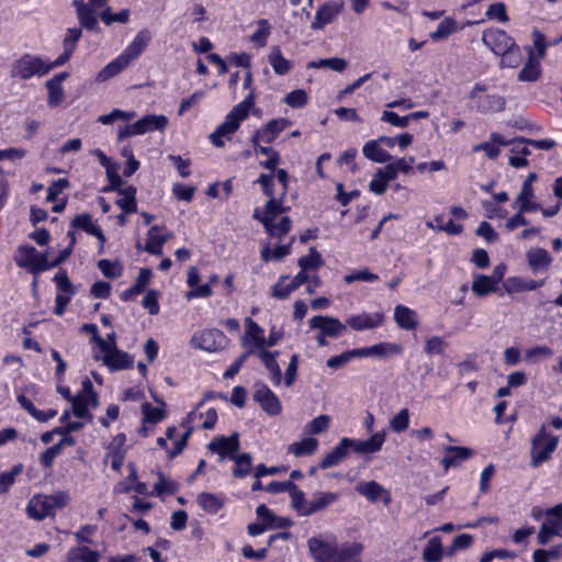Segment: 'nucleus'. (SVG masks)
Masks as SVG:
<instances>
[{"instance_id": "nucleus-1", "label": "nucleus", "mask_w": 562, "mask_h": 562, "mask_svg": "<svg viewBox=\"0 0 562 562\" xmlns=\"http://www.w3.org/2000/svg\"><path fill=\"white\" fill-rule=\"evenodd\" d=\"M385 441V434L379 431L373 434L367 440H357L344 437L331 451L327 452L319 461V469L326 470L338 465L345 459L349 451L352 450L357 453H375L382 449Z\"/></svg>"}, {"instance_id": "nucleus-2", "label": "nucleus", "mask_w": 562, "mask_h": 562, "mask_svg": "<svg viewBox=\"0 0 562 562\" xmlns=\"http://www.w3.org/2000/svg\"><path fill=\"white\" fill-rule=\"evenodd\" d=\"M255 105V95L249 93L241 102L236 104L226 115L224 122L210 135L212 144L216 147L224 146V137L229 138L240 125V122L249 115L250 109Z\"/></svg>"}, {"instance_id": "nucleus-3", "label": "nucleus", "mask_w": 562, "mask_h": 562, "mask_svg": "<svg viewBox=\"0 0 562 562\" xmlns=\"http://www.w3.org/2000/svg\"><path fill=\"white\" fill-rule=\"evenodd\" d=\"M560 437L542 424L530 439V465L536 469L550 461L557 451Z\"/></svg>"}, {"instance_id": "nucleus-4", "label": "nucleus", "mask_w": 562, "mask_h": 562, "mask_svg": "<svg viewBox=\"0 0 562 562\" xmlns=\"http://www.w3.org/2000/svg\"><path fill=\"white\" fill-rule=\"evenodd\" d=\"M290 178H258L257 182H260L262 191L269 196L266 204L265 211L256 207L254 211V218L261 222L263 226L270 225L285 209L282 206L281 199H277L273 192L274 181L277 180L282 189V194L288 189V182Z\"/></svg>"}, {"instance_id": "nucleus-5", "label": "nucleus", "mask_w": 562, "mask_h": 562, "mask_svg": "<svg viewBox=\"0 0 562 562\" xmlns=\"http://www.w3.org/2000/svg\"><path fill=\"white\" fill-rule=\"evenodd\" d=\"M69 502V496L66 492L58 491L54 494H35L26 505V514L29 518L41 521L46 517L55 516V510L64 508Z\"/></svg>"}, {"instance_id": "nucleus-6", "label": "nucleus", "mask_w": 562, "mask_h": 562, "mask_svg": "<svg viewBox=\"0 0 562 562\" xmlns=\"http://www.w3.org/2000/svg\"><path fill=\"white\" fill-rule=\"evenodd\" d=\"M49 70L50 66L48 65L47 60H44L38 56L25 54L20 59L14 61L10 75L12 78L27 80L33 76L42 77Z\"/></svg>"}, {"instance_id": "nucleus-7", "label": "nucleus", "mask_w": 562, "mask_h": 562, "mask_svg": "<svg viewBox=\"0 0 562 562\" xmlns=\"http://www.w3.org/2000/svg\"><path fill=\"white\" fill-rule=\"evenodd\" d=\"M168 125V117L160 114L144 115L133 124H127L119 131V139L143 135L148 132L164 131Z\"/></svg>"}, {"instance_id": "nucleus-8", "label": "nucleus", "mask_w": 562, "mask_h": 562, "mask_svg": "<svg viewBox=\"0 0 562 562\" xmlns=\"http://www.w3.org/2000/svg\"><path fill=\"white\" fill-rule=\"evenodd\" d=\"M18 252L16 265L35 277L50 269L46 254H40L35 247L23 245L19 247Z\"/></svg>"}, {"instance_id": "nucleus-9", "label": "nucleus", "mask_w": 562, "mask_h": 562, "mask_svg": "<svg viewBox=\"0 0 562 562\" xmlns=\"http://www.w3.org/2000/svg\"><path fill=\"white\" fill-rule=\"evenodd\" d=\"M53 281L55 282L57 289L54 314L57 316H63L77 291L71 283L67 271L64 269H60L55 274Z\"/></svg>"}, {"instance_id": "nucleus-10", "label": "nucleus", "mask_w": 562, "mask_h": 562, "mask_svg": "<svg viewBox=\"0 0 562 562\" xmlns=\"http://www.w3.org/2000/svg\"><path fill=\"white\" fill-rule=\"evenodd\" d=\"M227 342V336L217 328H209L198 331L191 338V344L194 348H199L207 352L222 350L226 347Z\"/></svg>"}, {"instance_id": "nucleus-11", "label": "nucleus", "mask_w": 562, "mask_h": 562, "mask_svg": "<svg viewBox=\"0 0 562 562\" xmlns=\"http://www.w3.org/2000/svg\"><path fill=\"white\" fill-rule=\"evenodd\" d=\"M485 87L476 83L470 92V99L475 102L476 111L483 114L497 113L504 110L505 99L498 94H485Z\"/></svg>"}, {"instance_id": "nucleus-12", "label": "nucleus", "mask_w": 562, "mask_h": 562, "mask_svg": "<svg viewBox=\"0 0 562 562\" xmlns=\"http://www.w3.org/2000/svg\"><path fill=\"white\" fill-rule=\"evenodd\" d=\"M98 405V394L93 390L92 382L89 378H85L82 381V390L71 401L72 414L77 418H91L89 413V405Z\"/></svg>"}, {"instance_id": "nucleus-13", "label": "nucleus", "mask_w": 562, "mask_h": 562, "mask_svg": "<svg viewBox=\"0 0 562 562\" xmlns=\"http://www.w3.org/2000/svg\"><path fill=\"white\" fill-rule=\"evenodd\" d=\"M547 520L542 522L537 539L539 544H547L554 536L562 537V504L548 509Z\"/></svg>"}, {"instance_id": "nucleus-14", "label": "nucleus", "mask_w": 562, "mask_h": 562, "mask_svg": "<svg viewBox=\"0 0 562 562\" xmlns=\"http://www.w3.org/2000/svg\"><path fill=\"white\" fill-rule=\"evenodd\" d=\"M254 401L270 416H278L282 412V404L277 394L265 383H257Z\"/></svg>"}, {"instance_id": "nucleus-15", "label": "nucleus", "mask_w": 562, "mask_h": 562, "mask_svg": "<svg viewBox=\"0 0 562 562\" xmlns=\"http://www.w3.org/2000/svg\"><path fill=\"white\" fill-rule=\"evenodd\" d=\"M482 42L496 55L515 46L514 38L505 31L496 27L485 30L482 34Z\"/></svg>"}, {"instance_id": "nucleus-16", "label": "nucleus", "mask_w": 562, "mask_h": 562, "mask_svg": "<svg viewBox=\"0 0 562 562\" xmlns=\"http://www.w3.org/2000/svg\"><path fill=\"white\" fill-rule=\"evenodd\" d=\"M210 451L217 453L221 459L228 458L233 460L236 458L237 452L240 449L239 436L237 432L232 434L228 437L216 436L209 445Z\"/></svg>"}, {"instance_id": "nucleus-17", "label": "nucleus", "mask_w": 562, "mask_h": 562, "mask_svg": "<svg viewBox=\"0 0 562 562\" xmlns=\"http://www.w3.org/2000/svg\"><path fill=\"white\" fill-rule=\"evenodd\" d=\"M385 315L383 312L367 313L350 315L346 319V325L357 331L375 329L383 325Z\"/></svg>"}, {"instance_id": "nucleus-18", "label": "nucleus", "mask_w": 562, "mask_h": 562, "mask_svg": "<svg viewBox=\"0 0 562 562\" xmlns=\"http://www.w3.org/2000/svg\"><path fill=\"white\" fill-rule=\"evenodd\" d=\"M355 488L371 503L382 501L385 506L391 504L392 497L390 491L385 490L376 481L359 482Z\"/></svg>"}, {"instance_id": "nucleus-19", "label": "nucleus", "mask_w": 562, "mask_h": 562, "mask_svg": "<svg viewBox=\"0 0 562 562\" xmlns=\"http://www.w3.org/2000/svg\"><path fill=\"white\" fill-rule=\"evenodd\" d=\"M150 41L151 32L148 29L139 30L121 56L131 65L133 60L137 59L143 54Z\"/></svg>"}, {"instance_id": "nucleus-20", "label": "nucleus", "mask_w": 562, "mask_h": 562, "mask_svg": "<svg viewBox=\"0 0 562 562\" xmlns=\"http://www.w3.org/2000/svg\"><path fill=\"white\" fill-rule=\"evenodd\" d=\"M310 326L323 330L330 338H338L346 330L347 325L338 318L330 316L316 315L310 319Z\"/></svg>"}, {"instance_id": "nucleus-21", "label": "nucleus", "mask_w": 562, "mask_h": 562, "mask_svg": "<svg viewBox=\"0 0 562 562\" xmlns=\"http://www.w3.org/2000/svg\"><path fill=\"white\" fill-rule=\"evenodd\" d=\"M166 231L165 225H153L147 232V239L144 250L150 255L161 256L162 247L168 241L170 234L162 232Z\"/></svg>"}, {"instance_id": "nucleus-22", "label": "nucleus", "mask_w": 562, "mask_h": 562, "mask_svg": "<svg viewBox=\"0 0 562 562\" xmlns=\"http://www.w3.org/2000/svg\"><path fill=\"white\" fill-rule=\"evenodd\" d=\"M340 498V494L338 492H324L316 491L313 493L312 498L308 501L307 510H305V516H312L319 512L326 510Z\"/></svg>"}, {"instance_id": "nucleus-23", "label": "nucleus", "mask_w": 562, "mask_h": 562, "mask_svg": "<svg viewBox=\"0 0 562 562\" xmlns=\"http://www.w3.org/2000/svg\"><path fill=\"white\" fill-rule=\"evenodd\" d=\"M443 450L446 454L441 459V465L446 472L451 468H459L474 454L472 449L460 446H447Z\"/></svg>"}, {"instance_id": "nucleus-24", "label": "nucleus", "mask_w": 562, "mask_h": 562, "mask_svg": "<svg viewBox=\"0 0 562 562\" xmlns=\"http://www.w3.org/2000/svg\"><path fill=\"white\" fill-rule=\"evenodd\" d=\"M537 179L538 178H526L525 179L521 190L512 205L513 209L520 206L521 211L537 212L538 210H540V204L535 201L536 196H535V191H533V187H532V183Z\"/></svg>"}, {"instance_id": "nucleus-25", "label": "nucleus", "mask_w": 562, "mask_h": 562, "mask_svg": "<svg viewBox=\"0 0 562 562\" xmlns=\"http://www.w3.org/2000/svg\"><path fill=\"white\" fill-rule=\"evenodd\" d=\"M72 4L76 8L77 18L81 26L88 31H98L97 7L86 3L83 0H74Z\"/></svg>"}, {"instance_id": "nucleus-26", "label": "nucleus", "mask_w": 562, "mask_h": 562, "mask_svg": "<svg viewBox=\"0 0 562 562\" xmlns=\"http://www.w3.org/2000/svg\"><path fill=\"white\" fill-rule=\"evenodd\" d=\"M342 2L329 1L325 3L317 10L315 19L312 22V29H323L326 24L333 22L335 18L342 11Z\"/></svg>"}, {"instance_id": "nucleus-27", "label": "nucleus", "mask_w": 562, "mask_h": 562, "mask_svg": "<svg viewBox=\"0 0 562 562\" xmlns=\"http://www.w3.org/2000/svg\"><path fill=\"white\" fill-rule=\"evenodd\" d=\"M360 358L376 356L381 358L390 357V356H401L404 351V348L400 344L393 342H379L373 346L358 348Z\"/></svg>"}, {"instance_id": "nucleus-28", "label": "nucleus", "mask_w": 562, "mask_h": 562, "mask_svg": "<svg viewBox=\"0 0 562 562\" xmlns=\"http://www.w3.org/2000/svg\"><path fill=\"white\" fill-rule=\"evenodd\" d=\"M546 280L524 279L521 277H509L503 282V288L508 294L533 291L542 288Z\"/></svg>"}, {"instance_id": "nucleus-29", "label": "nucleus", "mask_w": 562, "mask_h": 562, "mask_svg": "<svg viewBox=\"0 0 562 562\" xmlns=\"http://www.w3.org/2000/svg\"><path fill=\"white\" fill-rule=\"evenodd\" d=\"M289 124L290 122L286 119L271 120L263 128L255 132L252 144H257L259 140L271 143L279 133L288 127Z\"/></svg>"}, {"instance_id": "nucleus-30", "label": "nucleus", "mask_w": 562, "mask_h": 562, "mask_svg": "<svg viewBox=\"0 0 562 562\" xmlns=\"http://www.w3.org/2000/svg\"><path fill=\"white\" fill-rule=\"evenodd\" d=\"M311 554L317 562H334L336 546L317 538L308 540Z\"/></svg>"}, {"instance_id": "nucleus-31", "label": "nucleus", "mask_w": 562, "mask_h": 562, "mask_svg": "<svg viewBox=\"0 0 562 562\" xmlns=\"http://www.w3.org/2000/svg\"><path fill=\"white\" fill-rule=\"evenodd\" d=\"M196 503L205 513L215 515L225 506L226 497L222 493L201 492L196 497Z\"/></svg>"}, {"instance_id": "nucleus-32", "label": "nucleus", "mask_w": 562, "mask_h": 562, "mask_svg": "<svg viewBox=\"0 0 562 562\" xmlns=\"http://www.w3.org/2000/svg\"><path fill=\"white\" fill-rule=\"evenodd\" d=\"M279 351H269L262 349L258 352V357L270 373V379L273 385L279 386L282 382V372L277 361Z\"/></svg>"}, {"instance_id": "nucleus-33", "label": "nucleus", "mask_w": 562, "mask_h": 562, "mask_svg": "<svg viewBox=\"0 0 562 562\" xmlns=\"http://www.w3.org/2000/svg\"><path fill=\"white\" fill-rule=\"evenodd\" d=\"M394 319L398 327L404 330H414L418 326L417 313L402 304L395 306Z\"/></svg>"}, {"instance_id": "nucleus-34", "label": "nucleus", "mask_w": 562, "mask_h": 562, "mask_svg": "<svg viewBox=\"0 0 562 562\" xmlns=\"http://www.w3.org/2000/svg\"><path fill=\"white\" fill-rule=\"evenodd\" d=\"M103 362L110 369V371H119L133 368V359L130 357V355L117 348L111 353L104 355Z\"/></svg>"}, {"instance_id": "nucleus-35", "label": "nucleus", "mask_w": 562, "mask_h": 562, "mask_svg": "<svg viewBox=\"0 0 562 562\" xmlns=\"http://www.w3.org/2000/svg\"><path fill=\"white\" fill-rule=\"evenodd\" d=\"M514 145L510 149L512 155L508 158V162L514 168L525 167L528 164L527 156L530 155L529 148L526 146V138L519 137L512 140Z\"/></svg>"}, {"instance_id": "nucleus-36", "label": "nucleus", "mask_w": 562, "mask_h": 562, "mask_svg": "<svg viewBox=\"0 0 562 562\" xmlns=\"http://www.w3.org/2000/svg\"><path fill=\"white\" fill-rule=\"evenodd\" d=\"M471 290L477 297H485L496 292L497 284L490 276L475 273L473 274Z\"/></svg>"}, {"instance_id": "nucleus-37", "label": "nucleus", "mask_w": 562, "mask_h": 562, "mask_svg": "<svg viewBox=\"0 0 562 562\" xmlns=\"http://www.w3.org/2000/svg\"><path fill=\"white\" fill-rule=\"evenodd\" d=\"M318 448V440L314 437H306L288 446L286 452L296 458L312 456Z\"/></svg>"}, {"instance_id": "nucleus-38", "label": "nucleus", "mask_w": 562, "mask_h": 562, "mask_svg": "<svg viewBox=\"0 0 562 562\" xmlns=\"http://www.w3.org/2000/svg\"><path fill=\"white\" fill-rule=\"evenodd\" d=\"M512 145V140L505 139L499 134H492L491 139L476 145L474 151H484L488 158H495L498 156L502 146Z\"/></svg>"}, {"instance_id": "nucleus-39", "label": "nucleus", "mask_w": 562, "mask_h": 562, "mask_svg": "<svg viewBox=\"0 0 562 562\" xmlns=\"http://www.w3.org/2000/svg\"><path fill=\"white\" fill-rule=\"evenodd\" d=\"M101 554L87 546H78L69 549L67 562H99Z\"/></svg>"}, {"instance_id": "nucleus-40", "label": "nucleus", "mask_w": 562, "mask_h": 562, "mask_svg": "<svg viewBox=\"0 0 562 562\" xmlns=\"http://www.w3.org/2000/svg\"><path fill=\"white\" fill-rule=\"evenodd\" d=\"M362 153L366 158L378 164H383L391 159V155L383 148L378 139L367 142L362 148Z\"/></svg>"}, {"instance_id": "nucleus-41", "label": "nucleus", "mask_w": 562, "mask_h": 562, "mask_svg": "<svg viewBox=\"0 0 562 562\" xmlns=\"http://www.w3.org/2000/svg\"><path fill=\"white\" fill-rule=\"evenodd\" d=\"M541 77V60L536 59L532 55L528 56V60L518 72L517 79L524 82H535Z\"/></svg>"}, {"instance_id": "nucleus-42", "label": "nucleus", "mask_w": 562, "mask_h": 562, "mask_svg": "<svg viewBox=\"0 0 562 562\" xmlns=\"http://www.w3.org/2000/svg\"><path fill=\"white\" fill-rule=\"evenodd\" d=\"M443 557V547L441 538L435 536L428 540L423 550V560L425 562H440Z\"/></svg>"}, {"instance_id": "nucleus-43", "label": "nucleus", "mask_w": 562, "mask_h": 562, "mask_svg": "<svg viewBox=\"0 0 562 562\" xmlns=\"http://www.w3.org/2000/svg\"><path fill=\"white\" fill-rule=\"evenodd\" d=\"M531 38L532 46L526 48L527 54L528 56L532 55L536 59L542 60L546 57L549 43H547L546 36L538 29H533Z\"/></svg>"}, {"instance_id": "nucleus-44", "label": "nucleus", "mask_w": 562, "mask_h": 562, "mask_svg": "<svg viewBox=\"0 0 562 562\" xmlns=\"http://www.w3.org/2000/svg\"><path fill=\"white\" fill-rule=\"evenodd\" d=\"M127 61L119 55L114 60L104 66L97 75V81L104 82L117 74H120L123 69L128 67Z\"/></svg>"}, {"instance_id": "nucleus-45", "label": "nucleus", "mask_w": 562, "mask_h": 562, "mask_svg": "<svg viewBox=\"0 0 562 562\" xmlns=\"http://www.w3.org/2000/svg\"><path fill=\"white\" fill-rule=\"evenodd\" d=\"M527 259L531 270L536 271L540 268L548 269L552 262V257L548 250L543 248L532 249L527 252Z\"/></svg>"}, {"instance_id": "nucleus-46", "label": "nucleus", "mask_w": 562, "mask_h": 562, "mask_svg": "<svg viewBox=\"0 0 562 562\" xmlns=\"http://www.w3.org/2000/svg\"><path fill=\"white\" fill-rule=\"evenodd\" d=\"M179 491V483L166 477L161 472H158V481L150 492V496H165L175 495Z\"/></svg>"}, {"instance_id": "nucleus-47", "label": "nucleus", "mask_w": 562, "mask_h": 562, "mask_svg": "<svg viewBox=\"0 0 562 562\" xmlns=\"http://www.w3.org/2000/svg\"><path fill=\"white\" fill-rule=\"evenodd\" d=\"M143 424L156 425L167 417V412L164 407H155L149 402L142 404Z\"/></svg>"}, {"instance_id": "nucleus-48", "label": "nucleus", "mask_w": 562, "mask_h": 562, "mask_svg": "<svg viewBox=\"0 0 562 562\" xmlns=\"http://www.w3.org/2000/svg\"><path fill=\"white\" fill-rule=\"evenodd\" d=\"M246 337L251 346L259 349V351L266 349L263 329L251 318H248Z\"/></svg>"}, {"instance_id": "nucleus-49", "label": "nucleus", "mask_w": 562, "mask_h": 562, "mask_svg": "<svg viewBox=\"0 0 562 562\" xmlns=\"http://www.w3.org/2000/svg\"><path fill=\"white\" fill-rule=\"evenodd\" d=\"M457 21L453 18H445L438 25L437 30L429 34V37L435 42H440L448 38L449 35L457 31Z\"/></svg>"}, {"instance_id": "nucleus-50", "label": "nucleus", "mask_w": 562, "mask_h": 562, "mask_svg": "<svg viewBox=\"0 0 562 562\" xmlns=\"http://www.w3.org/2000/svg\"><path fill=\"white\" fill-rule=\"evenodd\" d=\"M413 158L408 160L404 158L397 159L396 161L386 165L385 172L379 169L374 176H395L398 172L408 173L413 170Z\"/></svg>"}, {"instance_id": "nucleus-51", "label": "nucleus", "mask_w": 562, "mask_h": 562, "mask_svg": "<svg viewBox=\"0 0 562 562\" xmlns=\"http://www.w3.org/2000/svg\"><path fill=\"white\" fill-rule=\"evenodd\" d=\"M269 63L277 75H285L291 69V61L285 59L279 47L274 46L269 55Z\"/></svg>"}, {"instance_id": "nucleus-52", "label": "nucleus", "mask_w": 562, "mask_h": 562, "mask_svg": "<svg viewBox=\"0 0 562 562\" xmlns=\"http://www.w3.org/2000/svg\"><path fill=\"white\" fill-rule=\"evenodd\" d=\"M292 221L289 216H282L278 224L270 223L268 226H263L270 237H277L282 239L291 231Z\"/></svg>"}, {"instance_id": "nucleus-53", "label": "nucleus", "mask_w": 562, "mask_h": 562, "mask_svg": "<svg viewBox=\"0 0 562 562\" xmlns=\"http://www.w3.org/2000/svg\"><path fill=\"white\" fill-rule=\"evenodd\" d=\"M297 263L302 270L307 272L308 270L318 269L324 265V261L321 254L316 250V248L311 247L308 255L301 257Z\"/></svg>"}, {"instance_id": "nucleus-54", "label": "nucleus", "mask_w": 562, "mask_h": 562, "mask_svg": "<svg viewBox=\"0 0 562 562\" xmlns=\"http://www.w3.org/2000/svg\"><path fill=\"white\" fill-rule=\"evenodd\" d=\"M233 191L232 178H227L224 182H214L209 186L206 194L210 198H220L227 200Z\"/></svg>"}, {"instance_id": "nucleus-55", "label": "nucleus", "mask_w": 562, "mask_h": 562, "mask_svg": "<svg viewBox=\"0 0 562 562\" xmlns=\"http://www.w3.org/2000/svg\"><path fill=\"white\" fill-rule=\"evenodd\" d=\"M71 226L75 228H80L91 236L98 235L97 233H99V229L101 228L100 225L93 223L92 216L89 213L77 215L71 221Z\"/></svg>"}, {"instance_id": "nucleus-56", "label": "nucleus", "mask_w": 562, "mask_h": 562, "mask_svg": "<svg viewBox=\"0 0 562 562\" xmlns=\"http://www.w3.org/2000/svg\"><path fill=\"white\" fill-rule=\"evenodd\" d=\"M291 252V243L285 245H278L273 249L266 246L261 249L260 256L265 262H269L270 260H282Z\"/></svg>"}, {"instance_id": "nucleus-57", "label": "nucleus", "mask_w": 562, "mask_h": 562, "mask_svg": "<svg viewBox=\"0 0 562 562\" xmlns=\"http://www.w3.org/2000/svg\"><path fill=\"white\" fill-rule=\"evenodd\" d=\"M348 66V63L344 58L333 57V58H324L312 60L307 64L308 68H323L327 67L334 71L341 72Z\"/></svg>"}, {"instance_id": "nucleus-58", "label": "nucleus", "mask_w": 562, "mask_h": 562, "mask_svg": "<svg viewBox=\"0 0 562 562\" xmlns=\"http://www.w3.org/2000/svg\"><path fill=\"white\" fill-rule=\"evenodd\" d=\"M291 497L292 508L301 516H305V510L308 507V501L305 498V493L299 488L294 483V488H290L289 492Z\"/></svg>"}, {"instance_id": "nucleus-59", "label": "nucleus", "mask_w": 562, "mask_h": 562, "mask_svg": "<svg viewBox=\"0 0 562 562\" xmlns=\"http://www.w3.org/2000/svg\"><path fill=\"white\" fill-rule=\"evenodd\" d=\"M97 266L102 274L109 279H116L123 273V266L119 260L111 261L109 259H100Z\"/></svg>"}, {"instance_id": "nucleus-60", "label": "nucleus", "mask_w": 562, "mask_h": 562, "mask_svg": "<svg viewBox=\"0 0 562 562\" xmlns=\"http://www.w3.org/2000/svg\"><path fill=\"white\" fill-rule=\"evenodd\" d=\"M236 462V467L233 470V475L235 477H246L251 470L252 467V459L249 453H241L236 456V458L233 459Z\"/></svg>"}, {"instance_id": "nucleus-61", "label": "nucleus", "mask_w": 562, "mask_h": 562, "mask_svg": "<svg viewBox=\"0 0 562 562\" xmlns=\"http://www.w3.org/2000/svg\"><path fill=\"white\" fill-rule=\"evenodd\" d=\"M124 196L117 201L120 209L124 214H133L137 211V202H136V189L133 187L126 188L124 191Z\"/></svg>"}, {"instance_id": "nucleus-62", "label": "nucleus", "mask_w": 562, "mask_h": 562, "mask_svg": "<svg viewBox=\"0 0 562 562\" xmlns=\"http://www.w3.org/2000/svg\"><path fill=\"white\" fill-rule=\"evenodd\" d=\"M23 471V464H14L9 471L0 473V493H7L14 484L15 477Z\"/></svg>"}, {"instance_id": "nucleus-63", "label": "nucleus", "mask_w": 562, "mask_h": 562, "mask_svg": "<svg viewBox=\"0 0 562 562\" xmlns=\"http://www.w3.org/2000/svg\"><path fill=\"white\" fill-rule=\"evenodd\" d=\"M353 358H360L358 348L347 350V351L341 352L340 355L330 357L327 360L326 364L328 368L337 370V369L342 368L346 363H348Z\"/></svg>"}, {"instance_id": "nucleus-64", "label": "nucleus", "mask_w": 562, "mask_h": 562, "mask_svg": "<svg viewBox=\"0 0 562 562\" xmlns=\"http://www.w3.org/2000/svg\"><path fill=\"white\" fill-rule=\"evenodd\" d=\"M257 31L250 36V41L259 47H263L267 44V37L271 32V25L268 20L261 19L258 21Z\"/></svg>"}]
</instances>
